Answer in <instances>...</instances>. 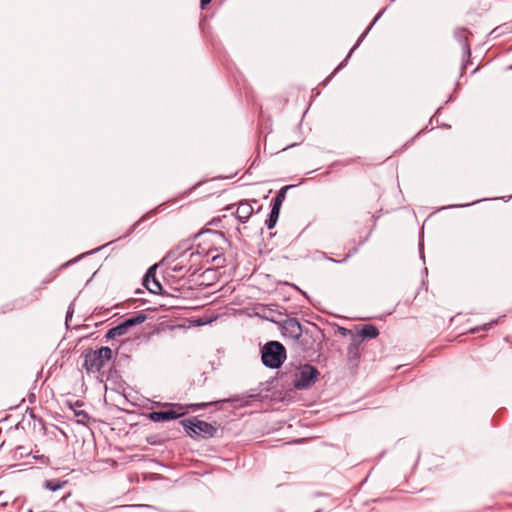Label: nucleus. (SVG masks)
Masks as SVG:
<instances>
[{"label": "nucleus", "mask_w": 512, "mask_h": 512, "mask_svg": "<svg viewBox=\"0 0 512 512\" xmlns=\"http://www.w3.org/2000/svg\"><path fill=\"white\" fill-rule=\"evenodd\" d=\"M198 255V253H195L191 249H182L181 247H177L171 250L164 257L162 264L166 265L167 274L176 273L179 275H185L190 271V267L187 265L188 261Z\"/></svg>", "instance_id": "obj_1"}, {"label": "nucleus", "mask_w": 512, "mask_h": 512, "mask_svg": "<svg viewBox=\"0 0 512 512\" xmlns=\"http://www.w3.org/2000/svg\"><path fill=\"white\" fill-rule=\"evenodd\" d=\"M83 368L87 373L99 372L112 358V350L109 347H101L98 350L88 349L81 355Z\"/></svg>", "instance_id": "obj_2"}, {"label": "nucleus", "mask_w": 512, "mask_h": 512, "mask_svg": "<svg viewBox=\"0 0 512 512\" xmlns=\"http://www.w3.org/2000/svg\"><path fill=\"white\" fill-rule=\"evenodd\" d=\"M261 359L264 366L277 369L286 359L285 347L280 342L270 341L263 346Z\"/></svg>", "instance_id": "obj_3"}, {"label": "nucleus", "mask_w": 512, "mask_h": 512, "mask_svg": "<svg viewBox=\"0 0 512 512\" xmlns=\"http://www.w3.org/2000/svg\"><path fill=\"white\" fill-rule=\"evenodd\" d=\"M319 371L316 367L305 364L295 374L293 385L298 390L310 388L318 379Z\"/></svg>", "instance_id": "obj_4"}, {"label": "nucleus", "mask_w": 512, "mask_h": 512, "mask_svg": "<svg viewBox=\"0 0 512 512\" xmlns=\"http://www.w3.org/2000/svg\"><path fill=\"white\" fill-rule=\"evenodd\" d=\"M181 424L190 436L212 437L216 432L214 426L206 421L198 420L196 417L182 420Z\"/></svg>", "instance_id": "obj_5"}, {"label": "nucleus", "mask_w": 512, "mask_h": 512, "mask_svg": "<svg viewBox=\"0 0 512 512\" xmlns=\"http://www.w3.org/2000/svg\"><path fill=\"white\" fill-rule=\"evenodd\" d=\"M282 336L297 342L302 334V326L296 318H287L280 324Z\"/></svg>", "instance_id": "obj_6"}, {"label": "nucleus", "mask_w": 512, "mask_h": 512, "mask_svg": "<svg viewBox=\"0 0 512 512\" xmlns=\"http://www.w3.org/2000/svg\"><path fill=\"white\" fill-rule=\"evenodd\" d=\"M185 414L183 408L178 406V409H170L166 411H153L149 413V419L153 422L170 421L177 419Z\"/></svg>", "instance_id": "obj_7"}, {"label": "nucleus", "mask_w": 512, "mask_h": 512, "mask_svg": "<svg viewBox=\"0 0 512 512\" xmlns=\"http://www.w3.org/2000/svg\"><path fill=\"white\" fill-rule=\"evenodd\" d=\"M379 335V331L376 326L372 324H366L357 331L356 335H353L354 342H360L363 339H374Z\"/></svg>", "instance_id": "obj_8"}, {"label": "nucleus", "mask_w": 512, "mask_h": 512, "mask_svg": "<svg viewBox=\"0 0 512 512\" xmlns=\"http://www.w3.org/2000/svg\"><path fill=\"white\" fill-rule=\"evenodd\" d=\"M156 268V266L151 267L146 276L144 277V285L145 287L151 292V293H159L161 291V285L159 281L155 278V275L153 274V270Z\"/></svg>", "instance_id": "obj_9"}, {"label": "nucleus", "mask_w": 512, "mask_h": 512, "mask_svg": "<svg viewBox=\"0 0 512 512\" xmlns=\"http://www.w3.org/2000/svg\"><path fill=\"white\" fill-rule=\"evenodd\" d=\"M253 213L252 205L247 201H241L236 209V217L241 223H245Z\"/></svg>", "instance_id": "obj_10"}, {"label": "nucleus", "mask_w": 512, "mask_h": 512, "mask_svg": "<svg viewBox=\"0 0 512 512\" xmlns=\"http://www.w3.org/2000/svg\"><path fill=\"white\" fill-rule=\"evenodd\" d=\"M383 11L379 12L373 22L370 24V26L366 29V31L360 36L357 43L353 46V48L348 53L347 57L344 59V61L339 64V66L334 70L333 74H335L339 69L345 66L348 58L351 56V54L354 52V50L359 46L360 42L364 39V37L368 34V32L371 30L372 26L379 20V18L382 16Z\"/></svg>", "instance_id": "obj_11"}, {"label": "nucleus", "mask_w": 512, "mask_h": 512, "mask_svg": "<svg viewBox=\"0 0 512 512\" xmlns=\"http://www.w3.org/2000/svg\"><path fill=\"white\" fill-rule=\"evenodd\" d=\"M146 319L147 316L144 313H138L135 316L125 319L122 323L128 331L129 328L142 324Z\"/></svg>", "instance_id": "obj_12"}, {"label": "nucleus", "mask_w": 512, "mask_h": 512, "mask_svg": "<svg viewBox=\"0 0 512 512\" xmlns=\"http://www.w3.org/2000/svg\"><path fill=\"white\" fill-rule=\"evenodd\" d=\"M289 186L282 187L276 194V196L272 199V208H276V210L281 209L282 203L285 200L286 191Z\"/></svg>", "instance_id": "obj_13"}, {"label": "nucleus", "mask_w": 512, "mask_h": 512, "mask_svg": "<svg viewBox=\"0 0 512 512\" xmlns=\"http://www.w3.org/2000/svg\"><path fill=\"white\" fill-rule=\"evenodd\" d=\"M126 333H127V330H126L124 324L121 322L117 326H115V327H113V328L108 330V332L106 333V338L107 339H114V338L123 336Z\"/></svg>", "instance_id": "obj_14"}, {"label": "nucleus", "mask_w": 512, "mask_h": 512, "mask_svg": "<svg viewBox=\"0 0 512 512\" xmlns=\"http://www.w3.org/2000/svg\"><path fill=\"white\" fill-rule=\"evenodd\" d=\"M280 211L276 210V208H272L269 214V218L265 221V224L268 229H272L275 227Z\"/></svg>", "instance_id": "obj_15"}, {"label": "nucleus", "mask_w": 512, "mask_h": 512, "mask_svg": "<svg viewBox=\"0 0 512 512\" xmlns=\"http://www.w3.org/2000/svg\"><path fill=\"white\" fill-rule=\"evenodd\" d=\"M64 485V482H60L58 480H47L44 483V487L50 491H58L61 489Z\"/></svg>", "instance_id": "obj_16"}, {"label": "nucleus", "mask_w": 512, "mask_h": 512, "mask_svg": "<svg viewBox=\"0 0 512 512\" xmlns=\"http://www.w3.org/2000/svg\"><path fill=\"white\" fill-rule=\"evenodd\" d=\"M75 415L80 417V419L78 420L79 423H85V421L89 419L88 414L83 410L75 411Z\"/></svg>", "instance_id": "obj_17"}, {"label": "nucleus", "mask_w": 512, "mask_h": 512, "mask_svg": "<svg viewBox=\"0 0 512 512\" xmlns=\"http://www.w3.org/2000/svg\"><path fill=\"white\" fill-rule=\"evenodd\" d=\"M216 402H208V403H197V404H192L191 405V408L193 409V411H197L199 409H203V408H206L207 406L209 405H212V404H215Z\"/></svg>", "instance_id": "obj_18"}, {"label": "nucleus", "mask_w": 512, "mask_h": 512, "mask_svg": "<svg viewBox=\"0 0 512 512\" xmlns=\"http://www.w3.org/2000/svg\"><path fill=\"white\" fill-rule=\"evenodd\" d=\"M339 333H340L342 336L352 335L351 330L346 329V328H343V327L339 328Z\"/></svg>", "instance_id": "obj_19"}, {"label": "nucleus", "mask_w": 512, "mask_h": 512, "mask_svg": "<svg viewBox=\"0 0 512 512\" xmlns=\"http://www.w3.org/2000/svg\"><path fill=\"white\" fill-rule=\"evenodd\" d=\"M73 312H74L73 309L71 307H69L67 314H66V324L68 323L69 319L72 317Z\"/></svg>", "instance_id": "obj_20"}, {"label": "nucleus", "mask_w": 512, "mask_h": 512, "mask_svg": "<svg viewBox=\"0 0 512 512\" xmlns=\"http://www.w3.org/2000/svg\"><path fill=\"white\" fill-rule=\"evenodd\" d=\"M212 0H201V6L204 7L209 4Z\"/></svg>", "instance_id": "obj_21"}, {"label": "nucleus", "mask_w": 512, "mask_h": 512, "mask_svg": "<svg viewBox=\"0 0 512 512\" xmlns=\"http://www.w3.org/2000/svg\"><path fill=\"white\" fill-rule=\"evenodd\" d=\"M349 256L350 255L348 254L345 258H343V260H340V261H336L334 259H330V260L333 261V262H336V263H341V262H345Z\"/></svg>", "instance_id": "obj_22"}, {"label": "nucleus", "mask_w": 512, "mask_h": 512, "mask_svg": "<svg viewBox=\"0 0 512 512\" xmlns=\"http://www.w3.org/2000/svg\"><path fill=\"white\" fill-rule=\"evenodd\" d=\"M463 48H464V50H465L468 54H470V49H469V46H468L467 44H465V45L463 46Z\"/></svg>", "instance_id": "obj_23"}, {"label": "nucleus", "mask_w": 512, "mask_h": 512, "mask_svg": "<svg viewBox=\"0 0 512 512\" xmlns=\"http://www.w3.org/2000/svg\"><path fill=\"white\" fill-rule=\"evenodd\" d=\"M492 323H493V322L485 324V325H484V329H488V328L492 325Z\"/></svg>", "instance_id": "obj_24"}, {"label": "nucleus", "mask_w": 512, "mask_h": 512, "mask_svg": "<svg viewBox=\"0 0 512 512\" xmlns=\"http://www.w3.org/2000/svg\"><path fill=\"white\" fill-rule=\"evenodd\" d=\"M470 204H462V205H459V207H465V206H469Z\"/></svg>", "instance_id": "obj_25"}, {"label": "nucleus", "mask_w": 512, "mask_h": 512, "mask_svg": "<svg viewBox=\"0 0 512 512\" xmlns=\"http://www.w3.org/2000/svg\"><path fill=\"white\" fill-rule=\"evenodd\" d=\"M75 261H76V259L72 260V261H68V263H66V265L71 264L72 262H75Z\"/></svg>", "instance_id": "obj_26"}, {"label": "nucleus", "mask_w": 512, "mask_h": 512, "mask_svg": "<svg viewBox=\"0 0 512 512\" xmlns=\"http://www.w3.org/2000/svg\"><path fill=\"white\" fill-rule=\"evenodd\" d=\"M293 146H294V144H290V145H288L285 149L290 148V147H293Z\"/></svg>", "instance_id": "obj_27"}, {"label": "nucleus", "mask_w": 512, "mask_h": 512, "mask_svg": "<svg viewBox=\"0 0 512 512\" xmlns=\"http://www.w3.org/2000/svg\"><path fill=\"white\" fill-rule=\"evenodd\" d=\"M98 249H94L93 251H91V253L93 252H97ZM87 254H90V252H88Z\"/></svg>", "instance_id": "obj_28"}, {"label": "nucleus", "mask_w": 512, "mask_h": 512, "mask_svg": "<svg viewBox=\"0 0 512 512\" xmlns=\"http://www.w3.org/2000/svg\"><path fill=\"white\" fill-rule=\"evenodd\" d=\"M509 69H512V65L508 67Z\"/></svg>", "instance_id": "obj_29"}]
</instances>
